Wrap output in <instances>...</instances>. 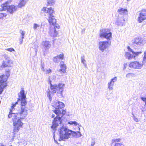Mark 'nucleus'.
I'll use <instances>...</instances> for the list:
<instances>
[{"mask_svg": "<svg viewBox=\"0 0 146 146\" xmlns=\"http://www.w3.org/2000/svg\"><path fill=\"white\" fill-rule=\"evenodd\" d=\"M18 95L19 98L18 101H20L21 104V109L18 113H16L13 112V110H10L8 115L9 118L12 117L14 132H18L20 128L22 127L23 123L21 122V120L26 117L28 113L25 106L27 103L25 100L26 96L24 90H21Z\"/></svg>", "mask_w": 146, "mask_h": 146, "instance_id": "nucleus-1", "label": "nucleus"}, {"mask_svg": "<svg viewBox=\"0 0 146 146\" xmlns=\"http://www.w3.org/2000/svg\"><path fill=\"white\" fill-rule=\"evenodd\" d=\"M58 131L60 136L59 141L64 140L65 139H67L70 137L72 135V136L77 137L78 134L79 135L78 136L80 137L81 136L80 131L75 132L69 130L64 125H62L58 129Z\"/></svg>", "mask_w": 146, "mask_h": 146, "instance_id": "nucleus-2", "label": "nucleus"}, {"mask_svg": "<svg viewBox=\"0 0 146 146\" xmlns=\"http://www.w3.org/2000/svg\"><path fill=\"white\" fill-rule=\"evenodd\" d=\"M54 113L56 114L57 116L54 118L52 123V125L51 127V128L54 131V133H55L56 131V127L59 124L61 123L62 120V118L63 115L66 113V111L64 110H54Z\"/></svg>", "mask_w": 146, "mask_h": 146, "instance_id": "nucleus-3", "label": "nucleus"}, {"mask_svg": "<svg viewBox=\"0 0 146 146\" xmlns=\"http://www.w3.org/2000/svg\"><path fill=\"white\" fill-rule=\"evenodd\" d=\"M53 10L52 9L51 7L48 8L46 7L43 8L41 10V13L44 12L48 13L49 16V18L48 21L50 25H52L54 26L53 28H56L59 29L60 28V26L58 24H56V20L54 18V17L52 15V14L53 12Z\"/></svg>", "mask_w": 146, "mask_h": 146, "instance_id": "nucleus-4", "label": "nucleus"}, {"mask_svg": "<svg viewBox=\"0 0 146 146\" xmlns=\"http://www.w3.org/2000/svg\"><path fill=\"white\" fill-rule=\"evenodd\" d=\"M17 6L14 5L8 6L7 3L3 4L1 5V9L2 11L7 10V11L11 14H13L17 9Z\"/></svg>", "mask_w": 146, "mask_h": 146, "instance_id": "nucleus-5", "label": "nucleus"}, {"mask_svg": "<svg viewBox=\"0 0 146 146\" xmlns=\"http://www.w3.org/2000/svg\"><path fill=\"white\" fill-rule=\"evenodd\" d=\"M99 35L101 38H104L110 40L112 38V33L107 29H102L100 31Z\"/></svg>", "mask_w": 146, "mask_h": 146, "instance_id": "nucleus-6", "label": "nucleus"}, {"mask_svg": "<svg viewBox=\"0 0 146 146\" xmlns=\"http://www.w3.org/2000/svg\"><path fill=\"white\" fill-rule=\"evenodd\" d=\"M127 49L129 51L131 52L132 54H131L129 52H126L125 54V56L126 58L131 59L133 58H135L136 56L140 54L141 52H135L133 51L129 46L127 47Z\"/></svg>", "mask_w": 146, "mask_h": 146, "instance_id": "nucleus-7", "label": "nucleus"}, {"mask_svg": "<svg viewBox=\"0 0 146 146\" xmlns=\"http://www.w3.org/2000/svg\"><path fill=\"white\" fill-rule=\"evenodd\" d=\"M111 41L110 40L108 41H101L99 42V49L103 52L108 46V45H110Z\"/></svg>", "mask_w": 146, "mask_h": 146, "instance_id": "nucleus-8", "label": "nucleus"}, {"mask_svg": "<svg viewBox=\"0 0 146 146\" xmlns=\"http://www.w3.org/2000/svg\"><path fill=\"white\" fill-rule=\"evenodd\" d=\"M64 106L63 103L57 100L54 102L52 105L55 108L56 110H60L61 111L63 110L62 109L64 107Z\"/></svg>", "mask_w": 146, "mask_h": 146, "instance_id": "nucleus-9", "label": "nucleus"}, {"mask_svg": "<svg viewBox=\"0 0 146 146\" xmlns=\"http://www.w3.org/2000/svg\"><path fill=\"white\" fill-rule=\"evenodd\" d=\"M143 39L142 38L137 36L132 40L133 44L136 46H139L142 44Z\"/></svg>", "mask_w": 146, "mask_h": 146, "instance_id": "nucleus-10", "label": "nucleus"}, {"mask_svg": "<svg viewBox=\"0 0 146 146\" xmlns=\"http://www.w3.org/2000/svg\"><path fill=\"white\" fill-rule=\"evenodd\" d=\"M130 68L134 69H140L143 66V64L137 61L132 62L129 64Z\"/></svg>", "mask_w": 146, "mask_h": 146, "instance_id": "nucleus-11", "label": "nucleus"}, {"mask_svg": "<svg viewBox=\"0 0 146 146\" xmlns=\"http://www.w3.org/2000/svg\"><path fill=\"white\" fill-rule=\"evenodd\" d=\"M60 84H64L61 83H59L58 85L56 84H51V86H50L51 92H52V94L56 93L59 89Z\"/></svg>", "mask_w": 146, "mask_h": 146, "instance_id": "nucleus-12", "label": "nucleus"}, {"mask_svg": "<svg viewBox=\"0 0 146 146\" xmlns=\"http://www.w3.org/2000/svg\"><path fill=\"white\" fill-rule=\"evenodd\" d=\"M144 12L143 11L139 13L138 19V21L139 23H141L143 20L146 19V13Z\"/></svg>", "mask_w": 146, "mask_h": 146, "instance_id": "nucleus-13", "label": "nucleus"}, {"mask_svg": "<svg viewBox=\"0 0 146 146\" xmlns=\"http://www.w3.org/2000/svg\"><path fill=\"white\" fill-rule=\"evenodd\" d=\"M117 80V78L115 77L114 78L111 79L110 82L108 83V88L110 90H112L113 89L114 83Z\"/></svg>", "mask_w": 146, "mask_h": 146, "instance_id": "nucleus-14", "label": "nucleus"}, {"mask_svg": "<svg viewBox=\"0 0 146 146\" xmlns=\"http://www.w3.org/2000/svg\"><path fill=\"white\" fill-rule=\"evenodd\" d=\"M64 57V54L62 53L60 54L59 55L54 57L53 61L55 62L58 63L60 61V60L63 59Z\"/></svg>", "mask_w": 146, "mask_h": 146, "instance_id": "nucleus-15", "label": "nucleus"}, {"mask_svg": "<svg viewBox=\"0 0 146 146\" xmlns=\"http://www.w3.org/2000/svg\"><path fill=\"white\" fill-rule=\"evenodd\" d=\"M11 63L10 58H8L6 59L5 61H3L2 67H9L11 66Z\"/></svg>", "mask_w": 146, "mask_h": 146, "instance_id": "nucleus-16", "label": "nucleus"}, {"mask_svg": "<svg viewBox=\"0 0 146 146\" xmlns=\"http://www.w3.org/2000/svg\"><path fill=\"white\" fill-rule=\"evenodd\" d=\"M42 45L43 46L44 49L45 50L49 48L51 46V44L48 41H43L42 42Z\"/></svg>", "mask_w": 146, "mask_h": 146, "instance_id": "nucleus-17", "label": "nucleus"}, {"mask_svg": "<svg viewBox=\"0 0 146 146\" xmlns=\"http://www.w3.org/2000/svg\"><path fill=\"white\" fill-rule=\"evenodd\" d=\"M64 84H60V88L58 90V91H57V94L59 98H61L62 97V92L64 90Z\"/></svg>", "mask_w": 146, "mask_h": 146, "instance_id": "nucleus-18", "label": "nucleus"}, {"mask_svg": "<svg viewBox=\"0 0 146 146\" xmlns=\"http://www.w3.org/2000/svg\"><path fill=\"white\" fill-rule=\"evenodd\" d=\"M61 69H59L58 71L60 73H64L66 72V65L64 64L63 62H61L60 63Z\"/></svg>", "mask_w": 146, "mask_h": 146, "instance_id": "nucleus-19", "label": "nucleus"}, {"mask_svg": "<svg viewBox=\"0 0 146 146\" xmlns=\"http://www.w3.org/2000/svg\"><path fill=\"white\" fill-rule=\"evenodd\" d=\"M49 34L51 36H56L57 35V33L54 28H51L50 30Z\"/></svg>", "mask_w": 146, "mask_h": 146, "instance_id": "nucleus-20", "label": "nucleus"}, {"mask_svg": "<svg viewBox=\"0 0 146 146\" xmlns=\"http://www.w3.org/2000/svg\"><path fill=\"white\" fill-rule=\"evenodd\" d=\"M28 1V0H21L17 6V7L21 8L24 6Z\"/></svg>", "mask_w": 146, "mask_h": 146, "instance_id": "nucleus-21", "label": "nucleus"}, {"mask_svg": "<svg viewBox=\"0 0 146 146\" xmlns=\"http://www.w3.org/2000/svg\"><path fill=\"white\" fill-rule=\"evenodd\" d=\"M7 80V77L5 76L4 75L0 76V83L6 82Z\"/></svg>", "mask_w": 146, "mask_h": 146, "instance_id": "nucleus-22", "label": "nucleus"}, {"mask_svg": "<svg viewBox=\"0 0 146 146\" xmlns=\"http://www.w3.org/2000/svg\"><path fill=\"white\" fill-rule=\"evenodd\" d=\"M125 21V19L123 18H121L117 21L116 23L118 25L123 26L124 25Z\"/></svg>", "mask_w": 146, "mask_h": 146, "instance_id": "nucleus-23", "label": "nucleus"}, {"mask_svg": "<svg viewBox=\"0 0 146 146\" xmlns=\"http://www.w3.org/2000/svg\"><path fill=\"white\" fill-rule=\"evenodd\" d=\"M118 11L120 14H126L127 13V10L123 8L119 9Z\"/></svg>", "mask_w": 146, "mask_h": 146, "instance_id": "nucleus-24", "label": "nucleus"}, {"mask_svg": "<svg viewBox=\"0 0 146 146\" xmlns=\"http://www.w3.org/2000/svg\"><path fill=\"white\" fill-rule=\"evenodd\" d=\"M7 86V83H5V84H1L0 85V94L2 93L3 89Z\"/></svg>", "mask_w": 146, "mask_h": 146, "instance_id": "nucleus-25", "label": "nucleus"}, {"mask_svg": "<svg viewBox=\"0 0 146 146\" xmlns=\"http://www.w3.org/2000/svg\"><path fill=\"white\" fill-rule=\"evenodd\" d=\"M81 62L83 64L85 67H87V64L86 63V61L85 59L84 55H83L81 57Z\"/></svg>", "mask_w": 146, "mask_h": 146, "instance_id": "nucleus-26", "label": "nucleus"}, {"mask_svg": "<svg viewBox=\"0 0 146 146\" xmlns=\"http://www.w3.org/2000/svg\"><path fill=\"white\" fill-rule=\"evenodd\" d=\"M19 33L21 34L20 35V38H24V36L25 35V32L24 31H23L21 30H20Z\"/></svg>", "mask_w": 146, "mask_h": 146, "instance_id": "nucleus-27", "label": "nucleus"}, {"mask_svg": "<svg viewBox=\"0 0 146 146\" xmlns=\"http://www.w3.org/2000/svg\"><path fill=\"white\" fill-rule=\"evenodd\" d=\"M51 93H52L51 92V91H49V92H47V97H48L50 101H51L52 100V97L51 96Z\"/></svg>", "mask_w": 146, "mask_h": 146, "instance_id": "nucleus-28", "label": "nucleus"}, {"mask_svg": "<svg viewBox=\"0 0 146 146\" xmlns=\"http://www.w3.org/2000/svg\"><path fill=\"white\" fill-rule=\"evenodd\" d=\"M47 4L48 5L51 6L54 3V0H47Z\"/></svg>", "mask_w": 146, "mask_h": 146, "instance_id": "nucleus-29", "label": "nucleus"}, {"mask_svg": "<svg viewBox=\"0 0 146 146\" xmlns=\"http://www.w3.org/2000/svg\"><path fill=\"white\" fill-rule=\"evenodd\" d=\"M10 75V70L8 69L6 71V75H4L5 76H7V78L9 77Z\"/></svg>", "mask_w": 146, "mask_h": 146, "instance_id": "nucleus-30", "label": "nucleus"}, {"mask_svg": "<svg viewBox=\"0 0 146 146\" xmlns=\"http://www.w3.org/2000/svg\"><path fill=\"white\" fill-rule=\"evenodd\" d=\"M68 123L70 124V125H73L74 124L75 125H76L78 124V123L77 122L74 121H70L68 122Z\"/></svg>", "mask_w": 146, "mask_h": 146, "instance_id": "nucleus-31", "label": "nucleus"}, {"mask_svg": "<svg viewBox=\"0 0 146 146\" xmlns=\"http://www.w3.org/2000/svg\"><path fill=\"white\" fill-rule=\"evenodd\" d=\"M7 15L6 13H0V19L2 18L3 17H5Z\"/></svg>", "mask_w": 146, "mask_h": 146, "instance_id": "nucleus-32", "label": "nucleus"}, {"mask_svg": "<svg viewBox=\"0 0 146 146\" xmlns=\"http://www.w3.org/2000/svg\"><path fill=\"white\" fill-rule=\"evenodd\" d=\"M40 26V25L36 23H34L33 24V28L35 30L37 28L39 27Z\"/></svg>", "mask_w": 146, "mask_h": 146, "instance_id": "nucleus-33", "label": "nucleus"}, {"mask_svg": "<svg viewBox=\"0 0 146 146\" xmlns=\"http://www.w3.org/2000/svg\"><path fill=\"white\" fill-rule=\"evenodd\" d=\"M134 75V74H133V73H128L126 75V77H127V78H130V77L131 76H133Z\"/></svg>", "mask_w": 146, "mask_h": 146, "instance_id": "nucleus-34", "label": "nucleus"}, {"mask_svg": "<svg viewBox=\"0 0 146 146\" xmlns=\"http://www.w3.org/2000/svg\"><path fill=\"white\" fill-rule=\"evenodd\" d=\"M44 64L43 63H42L41 65V68L43 72L45 71V70L44 68Z\"/></svg>", "mask_w": 146, "mask_h": 146, "instance_id": "nucleus-35", "label": "nucleus"}, {"mask_svg": "<svg viewBox=\"0 0 146 146\" xmlns=\"http://www.w3.org/2000/svg\"><path fill=\"white\" fill-rule=\"evenodd\" d=\"M120 140H121V139H113L112 140V141L113 142V143H114V142L116 143V142H120Z\"/></svg>", "mask_w": 146, "mask_h": 146, "instance_id": "nucleus-36", "label": "nucleus"}, {"mask_svg": "<svg viewBox=\"0 0 146 146\" xmlns=\"http://www.w3.org/2000/svg\"><path fill=\"white\" fill-rule=\"evenodd\" d=\"M114 146H124V145L121 143H115Z\"/></svg>", "mask_w": 146, "mask_h": 146, "instance_id": "nucleus-37", "label": "nucleus"}, {"mask_svg": "<svg viewBox=\"0 0 146 146\" xmlns=\"http://www.w3.org/2000/svg\"><path fill=\"white\" fill-rule=\"evenodd\" d=\"M46 74H49L52 72L51 70L50 69H49L48 70H46L44 72Z\"/></svg>", "mask_w": 146, "mask_h": 146, "instance_id": "nucleus-38", "label": "nucleus"}, {"mask_svg": "<svg viewBox=\"0 0 146 146\" xmlns=\"http://www.w3.org/2000/svg\"><path fill=\"white\" fill-rule=\"evenodd\" d=\"M133 119L134 121H135L136 122H138L139 120L135 116L133 115Z\"/></svg>", "mask_w": 146, "mask_h": 146, "instance_id": "nucleus-39", "label": "nucleus"}, {"mask_svg": "<svg viewBox=\"0 0 146 146\" xmlns=\"http://www.w3.org/2000/svg\"><path fill=\"white\" fill-rule=\"evenodd\" d=\"M6 50H8L10 52H12V51H14V49L13 48H8L6 49Z\"/></svg>", "mask_w": 146, "mask_h": 146, "instance_id": "nucleus-40", "label": "nucleus"}, {"mask_svg": "<svg viewBox=\"0 0 146 146\" xmlns=\"http://www.w3.org/2000/svg\"><path fill=\"white\" fill-rule=\"evenodd\" d=\"M24 38H19V43L20 44H22L23 42V39Z\"/></svg>", "mask_w": 146, "mask_h": 146, "instance_id": "nucleus-41", "label": "nucleus"}, {"mask_svg": "<svg viewBox=\"0 0 146 146\" xmlns=\"http://www.w3.org/2000/svg\"><path fill=\"white\" fill-rule=\"evenodd\" d=\"M141 99L145 103V104L146 105V98L142 97L141 98Z\"/></svg>", "mask_w": 146, "mask_h": 146, "instance_id": "nucleus-42", "label": "nucleus"}, {"mask_svg": "<svg viewBox=\"0 0 146 146\" xmlns=\"http://www.w3.org/2000/svg\"><path fill=\"white\" fill-rule=\"evenodd\" d=\"M18 103V101H17V102H16L15 104H12V105L11 106L12 108L13 109L15 107L16 104H17Z\"/></svg>", "mask_w": 146, "mask_h": 146, "instance_id": "nucleus-43", "label": "nucleus"}, {"mask_svg": "<svg viewBox=\"0 0 146 146\" xmlns=\"http://www.w3.org/2000/svg\"><path fill=\"white\" fill-rule=\"evenodd\" d=\"M127 63H125L124 64V67L123 68V70H125L127 68Z\"/></svg>", "mask_w": 146, "mask_h": 146, "instance_id": "nucleus-44", "label": "nucleus"}, {"mask_svg": "<svg viewBox=\"0 0 146 146\" xmlns=\"http://www.w3.org/2000/svg\"><path fill=\"white\" fill-rule=\"evenodd\" d=\"M95 144V142H91V146H93Z\"/></svg>", "mask_w": 146, "mask_h": 146, "instance_id": "nucleus-45", "label": "nucleus"}, {"mask_svg": "<svg viewBox=\"0 0 146 146\" xmlns=\"http://www.w3.org/2000/svg\"><path fill=\"white\" fill-rule=\"evenodd\" d=\"M145 59L146 60V52L145 53V56L144 58V61H145Z\"/></svg>", "mask_w": 146, "mask_h": 146, "instance_id": "nucleus-46", "label": "nucleus"}, {"mask_svg": "<svg viewBox=\"0 0 146 146\" xmlns=\"http://www.w3.org/2000/svg\"><path fill=\"white\" fill-rule=\"evenodd\" d=\"M53 137H54V141H55V143H56L58 144V143L57 141H56V140H55V138H54V136H53Z\"/></svg>", "mask_w": 146, "mask_h": 146, "instance_id": "nucleus-47", "label": "nucleus"}, {"mask_svg": "<svg viewBox=\"0 0 146 146\" xmlns=\"http://www.w3.org/2000/svg\"><path fill=\"white\" fill-rule=\"evenodd\" d=\"M48 83L50 84V86H51V84H52L51 83V81L50 79L49 80Z\"/></svg>", "mask_w": 146, "mask_h": 146, "instance_id": "nucleus-48", "label": "nucleus"}, {"mask_svg": "<svg viewBox=\"0 0 146 146\" xmlns=\"http://www.w3.org/2000/svg\"><path fill=\"white\" fill-rule=\"evenodd\" d=\"M0 146H4L3 143H0Z\"/></svg>", "mask_w": 146, "mask_h": 146, "instance_id": "nucleus-49", "label": "nucleus"}, {"mask_svg": "<svg viewBox=\"0 0 146 146\" xmlns=\"http://www.w3.org/2000/svg\"><path fill=\"white\" fill-rule=\"evenodd\" d=\"M55 116V115H54V114H52V118H54Z\"/></svg>", "mask_w": 146, "mask_h": 146, "instance_id": "nucleus-50", "label": "nucleus"}, {"mask_svg": "<svg viewBox=\"0 0 146 146\" xmlns=\"http://www.w3.org/2000/svg\"><path fill=\"white\" fill-rule=\"evenodd\" d=\"M37 50L36 49V50H35V52H36V53H37Z\"/></svg>", "mask_w": 146, "mask_h": 146, "instance_id": "nucleus-51", "label": "nucleus"}, {"mask_svg": "<svg viewBox=\"0 0 146 146\" xmlns=\"http://www.w3.org/2000/svg\"><path fill=\"white\" fill-rule=\"evenodd\" d=\"M53 131H52V132H53V133L54 135V131L53 130ZM54 135H53V136H54Z\"/></svg>", "mask_w": 146, "mask_h": 146, "instance_id": "nucleus-52", "label": "nucleus"}]
</instances>
